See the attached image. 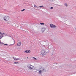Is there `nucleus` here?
Wrapping results in <instances>:
<instances>
[{
    "instance_id": "f257e3e1",
    "label": "nucleus",
    "mask_w": 76,
    "mask_h": 76,
    "mask_svg": "<svg viewBox=\"0 0 76 76\" xmlns=\"http://www.w3.org/2000/svg\"><path fill=\"white\" fill-rule=\"evenodd\" d=\"M40 70L39 71L38 73L39 75H41L42 74V72H46V70L45 69L44 67H41L39 68Z\"/></svg>"
},
{
    "instance_id": "f03ea898",
    "label": "nucleus",
    "mask_w": 76,
    "mask_h": 76,
    "mask_svg": "<svg viewBox=\"0 0 76 76\" xmlns=\"http://www.w3.org/2000/svg\"><path fill=\"white\" fill-rule=\"evenodd\" d=\"M27 67L29 69L31 70H34V66L31 64L28 65Z\"/></svg>"
},
{
    "instance_id": "7ed1b4c3",
    "label": "nucleus",
    "mask_w": 76,
    "mask_h": 76,
    "mask_svg": "<svg viewBox=\"0 0 76 76\" xmlns=\"http://www.w3.org/2000/svg\"><path fill=\"white\" fill-rule=\"evenodd\" d=\"M3 19L4 21L7 22L9 20V19H10V17L6 16L3 17Z\"/></svg>"
},
{
    "instance_id": "20e7f679",
    "label": "nucleus",
    "mask_w": 76,
    "mask_h": 76,
    "mask_svg": "<svg viewBox=\"0 0 76 76\" xmlns=\"http://www.w3.org/2000/svg\"><path fill=\"white\" fill-rule=\"evenodd\" d=\"M0 34H1V36H0V39H1V38H2L3 37H6V36H7V34L4 33H1V32H0Z\"/></svg>"
},
{
    "instance_id": "39448f33",
    "label": "nucleus",
    "mask_w": 76,
    "mask_h": 76,
    "mask_svg": "<svg viewBox=\"0 0 76 76\" xmlns=\"http://www.w3.org/2000/svg\"><path fill=\"white\" fill-rule=\"evenodd\" d=\"M50 28H56V27H57L56 26L52 24H50Z\"/></svg>"
},
{
    "instance_id": "423d86ee",
    "label": "nucleus",
    "mask_w": 76,
    "mask_h": 76,
    "mask_svg": "<svg viewBox=\"0 0 76 76\" xmlns=\"http://www.w3.org/2000/svg\"><path fill=\"white\" fill-rule=\"evenodd\" d=\"M24 53H30L31 51L29 50H26L24 51Z\"/></svg>"
},
{
    "instance_id": "0eeeda50",
    "label": "nucleus",
    "mask_w": 76,
    "mask_h": 76,
    "mask_svg": "<svg viewBox=\"0 0 76 76\" xmlns=\"http://www.w3.org/2000/svg\"><path fill=\"white\" fill-rule=\"evenodd\" d=\"M46 30V28H42V32H44Z\"/></svg>"
},
{
    "instance_id": "6e6552de",
    "label": "nucleus",
    "mask_w": 76,
    "mask_h": 76,
    "mask_svg": "<svg viewBox=\"0 0 76 76\" xmlns=\"http://www.w3.org/2000/svg\"><path fill=\"white\" fill-rule=\"evenodd\" d=\"M13 58L14 60H15V61H16V60H20V59L17 58L16 57L14 58V57H13Z\"/></svg>"
},
{
    "instance_id": "1a4fd4ad",
    "label": "nucleus",
    "mask_w": 76,
    "mask_h": 76,
    "mask_svg": "<svg viewBox=\"0 0 76 76\" xmlns=\"http://www.w3.org/2000/svg\"><path fill=\"white\" fill-rule=\"evenodd\" d=\"M21 42H18L17 43V46H18V47L19 46H20V45H21Z\"/></svg>"
},
{
    "instance_id": "9d476101",
    "label": "nucleus",
    "mask_w": 76,
    "mask_h": 76,
    "mask_svg": "<svg viewBox=\"0 0 76 76\" xmlns=\"http://www.w3.org/2000/svg\"><path fill=\"white\" fill-rule=\"evenodd\" d=\"M0 44H1L2 45H7L8 44H4L3 43H2V42L1 41H0Z\"/></svg>"
},
{
    "instance_id": "9b49d317",
    "label": "nucleus",
    "mask_w": 76,
    "mask_h": 76,
    "mask_svg": "<svg viewBox=\"0 0 76 76\" xmlns=\"http://www.w3.org/2000/svg\"><path fill=\"white\" fill-rule=\"evenodd\" d=\"M44 53H45V51H44V50H43L42 51V52L41 53V54L42 55H44V54H45Z\"/></svg>"
},
{
    "instance_id": "f8f14e48",
    "label": "nucleus",
    "mask_w": 76,
    "mask_h": 76,
    "mask_svg": "<svg viewBox=\"0 0 76 76\" xmlns=\"http://www.w3.org/2000/svg\"><path fill=\"white\" fill-rule=\"evenodd\" d=\"M66 15H63V17H62L61 18H66Z\"/></svg>"
},
{
    "instance_id": "ddd939ff",
    "label": "nucleus",
    "mask_w": 76,
    "mask_h": 76,
    "mask_svg": "<svg viewBox=\"0 0 76 76\" xmlns=\"http://www.w3.org/2000/svg\"><path fill=\"white\" fill-rule=\"evenodd\" d=\"M64 5H65L66 7H67V6H68V5H67V4L66 3Z\"/></svg>"
},
{
    "instance_id": "4468645a",
    "label": "nucleus",
    "mask_w": 76,
    "mask_h": 76,
    "mask_svg": "<svg viewBox=\"0 0 76 76\" xmlns=\"http://www.w3.org/2000/svg\"><path fill=\"white\" fill-rule=\"evenodd\" d=\"M37 7L39 8V7H44V6H40L39 7Z\"/></svg>"
},
{
    "instance_id": "2eb2a0df",
    "label": "nucleus",
    "mask_w": 76,
    "mask_h": 76,
    "mask_svg": "<svg viewBox=\"0 0 76 76\" xmlns=\"http://www.w3.org/2000/svg\"><path fill=\"white\" fill-rule=\"evenodd\" d=\"M40 23L41 25H44V23Z\"/></svg>"
},
{
    "instance_id": "dca6fc26",
    "label": "nucleus",
    "mask_w": 76,
    "mask_h": 76,
    "mask_svg": "<svg viewBox=\"0 0 76 76\" xmlns=\"http://www.w3.org/2000/svg\"><path fill=\"white\" fill-rule=\"evenodd\" d=\"M26 10V9H24L22 10H21V12H23V11H25V10Z\"/></svg>"
},
{
    "instance_id": "f3484780",
    "label": "nucleus",
    "mask_w": 76,
    "mask_h": 76,
    "mask_svg": "<svg viewBox=\"0 0 76 76\" xmlns=\"http://www.w3.org/2000/svg\"><path fill=\"white\" fill-rule=\"evenodd\" d=\"M33 58L34 60H37V59L35 57H33Z\"/></svg>"
},
{
    "instance_id": "a211bd4d",
    "label": "nucleus",
    "mask_w": 76,
    "mask_h": 76,
    "mask_svg": "<svg viewBox=\"0 0 76 76\" xmlns=\"http://www.w3.org/2000/svg\"><path fill=\"white\" fill-rule=\"evenodd\" d=\"M19 62H14V64H19Z\"/></svg>"
},
{
    "instance_id": "6ab92c4d",
    "label": "nucleus",
    "mask_w": 76,
    "mask_h": 76,
    "mask_svg": "<svg viewBox=\"0 0 76 76\" xmlns=\"http://www.w3.org/2000/svg\"><path fill=\"white\" fill-rule=\"evenodd\" d=\"M50 9H51V10H52V9H53V7H51L50 8Z\"/></svg>"
},
{
    "instance_id": "aec40b11",
    "label": "nucleus",
    "mask_w": 76,
    "mask_h": 76,
    "mask_svg": "<svg viewBox=\"0 0 76 76\" xmlns=\"http://www.w3.org/2000/svg\"><path fill=\"white\" fill-rule=\"evenodd\" d=\"M56 64H58V63H56Z\"/></svg>"
},
{
    "instance_id": "412c9836",
    "label": "nucleus",
    "mask_w": 76,
    "mask_h": 76,
    "mask_svg": "<svg viewBox=\"0 0 76 76\" xmlns=\"http://www.w3.org/2000/svg\"><path fill=\"white\" fill-rule=\"evenodd\" d=\"M34 6V7H37V6H36V5H35Z\"/></svg>"
},
{
    "instance_id": "4be33fe9",
    "label": "nucleus",
    "mask_w": 76,
    "mask_h": 76,
    "mask_svg": "<svg viewBox=\"0 0 76 76\" xmlns=\"http://www.w3.org/2000/svg\"><path fill=\"white\" fill-rule=\"evenodd\" d=\"M11 38H12V39H13V37H10Z\"/></svg>"
},
{
    "instance_id": "5701e85b",
    "label": "nucleus",
    "mask_w": 76,
    "mask_h": 76,
    "mask_svg": "<svg viewBox=\"0 0 76 76\" xmlns=\"http://www.w3.org/2000/svg\"><path fill=\"white\" fill-rule=\"evenodd\" d=\"M75 29H76V28H75Z\"/></svg>"
}]
</instances>
